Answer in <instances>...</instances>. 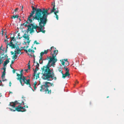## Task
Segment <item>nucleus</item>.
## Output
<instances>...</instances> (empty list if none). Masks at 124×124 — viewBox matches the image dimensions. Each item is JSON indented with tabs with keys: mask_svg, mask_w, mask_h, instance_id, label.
I'll list each match as a JSON object with an SVG mask.
<instances>
[{
	"mask_svg": "<svg viewBox=\"0 0 124 124\" xmlns=\"http://www.w3.org/2000/svg\"><path fill=\"white\" fill-rule=\"evenodd\" d=\"M7 54H6L5 56H4V57L6 58V57H7V58H8V56H7Z\"/></svg>",
	"mask_w": 124,
	"mask_h": 124,
	"instance_id": "a18cd8bd",
	"label": "nucleus"
},
{
	"mask_svg": "<svg viewBox=\"0 0 124 124\" xmlns=\"http://www.w3.org/2000/svg\"><path fill=\"white\" fill-rule=\"evenodd\" d=\"M6 68L4 67H3L1 69V70H3V71L5 70V71H6Z\"/></svg>",
	"mask_w": 124,
	"mask_h": 124,
	"instance_id": "473e14b6",
	"label": "nucleus"
},
{
	"mask_svg": "<svg viewBox=\"0 0 124 124\" xmlns=\"http://www.w3.org/2000/svg\"><path fill=\"white\" fill-rule=\"evenodd\" d=\"M15 53L14 55H13V56L12 58L13 59H16L17 58V56L16 55V51H14Z\"/></svg>",
	"mask_w": 124,
	"mask_h": 124,
	"instance_id": "ddd939ff",
	"label": "nucleus"
},
{
	"mask_svg": "<svg viewBox=\"0 0 124 124\" xmlns=\"http://www.w3.org/2000/svg\"><path fill=\"white\" fill-rule=\"evenodd\" d=\"M55 5L54 3L53 8L51 10L50 13H48V9H46L45 8L38 9L36 13L37 19L39 20H41L47 23V16L50 14L54 12L55 15L56 16V18L57 20L58 19V15L57 13L59 12V10L58 9H55Z\"/></svg>",
	"mask_w": 124,
	"mask_h": 124,
	"instance_id": "f03ea898",
	"label": "nucleus"
},
{
	"mask_svg": "<svg viewBox=\"0 0 124 124\" xmlns=\"http://www.w3.org/2000/svg\"><path fill=\"white\" fill-rule=\"evenodd\" d=\"M30 41L29 40L27 42L28 43V44H29V43H30Z\"/></svg>",
	"mask_w": 124,
	"mask_h": 124,
	"instance_id": "6e6d98bb",
	"label": "nucleus"
},
{
	"mask_svg": "<svg viewBox=\"0 0 124 124\" xmlns=\"http://www.w3.org/2000/svg\"><path fill=\"white\" fill-rule=\"evenodd\" d=\"M37 84V83L36 82H35L34 84V86H36Z\"/></svg>",
	"mask_w": 124,
	"mask_h": 124,
	"instance_id": "ea45409f",
	"label": "nucleus"
},
{
	"mask_svg": "<svg viewBox=\"0 0 124 124\" xmlns=\"http://www.w3.org/2000/svg\"><path fill=\"white\" fill-rule=\"evenodd\" d=\"M9 62V61L8 60H7L5 61L4 62V64H3V66H5L7 65Z\"/></svg>",
	"mask_w": 124,
	"mask_h": 124,
	"instance_id": "4468645a",
	"label": "nucleus"
},
{
	"mask_svg": "<svg viewBox=\"0 0 124 124\" xmlns=\"http://www.w3.org/2000/svg\"><path fill=\"white\" fill-rule=\"evenodd\" d=\"M22 103H23V105H24V102L23 101H22Z\"/></svg>",
	"mask_w": 124,
	"mask_h": 124,
	"instance_id": "0e129e2a",
	"label": "nucleus"
},
{
	"mask_svg": "<svg viewBox=\"0 0 124 124\" xmlns=\"http://www.w3.org/2000/svg\"><path fill=\"white\" fill-rule=\"evenodd\" d=\"M22 105V103L19 104V105L15 108V110H14L11 108H10L9 109L11 111H15L16 110L18 112H24L26 111V110L25 108H28V107L27 106H24V107H21V106Z\"/></svg>",
	"mask_w": 124,
	"mask_h": 124,
	"instance_id": "423d86ee",
	"label": "nucleus"
},
{
	"mask_svg": "<svg viewBox=\"0 0 124 124\" xmlns=\"http://www.w3.org/2000/svg\"><path fill=\"white\" fill-rule=\"evenodd\" d=\"M29 47L28 46H27L26 47V49H27V48H28Z\"/></svg>",
	"mask_w": 124,
	"mask_h": 124,
	"instance_id": "680f3d73",
	"label": "nucleus"
},
{
	"mask_svg": "<svg viewBox=\"0 0 124 124\" xmlns=\"http://www.w3.org/2000/svg\"><path fill=\"white\" fill-rule=\"evenodd\" d=\"M32 50V49H29L28 50V52H31V53Z\"/></svg>",
	"mask_w": 124,
	"mask_h": 124,
	"instance_id": "7c9ffc66",
	"label": "nucleus"
},
{
	"mask_svg": "<svg viewBox=\"0 0 124 124\" xmlns=\"http://www.w3.org/2000/svg\"><path fill=\"white\" fill-rule=\"evenodd\" d=\"M66 66H64V68L65 70L66 71V72L65 74V76H64V77H66L67 76H69L70 74L69 73V70L67 68L65 67Z\"/></svg>",
	"mask_w": 124,
	"mask_h": 124,
	"instance_id": "9d476101",
	"label": "nucleus"
},
{
	"mask_svg": "<svg viewBox=\"0 0 124 124\" xmlns=\"http://www.w3.org/2000/svg\"><path fill=\"white\" fill-rule=\"evenodd\" d=\"M9 45L11 47L12 49L15 48L16 47V46L15 45L13 44V43L12 40H11L9 43H8L7 45V49L8 48V46Z\"/></svg>",
	"mask_w": 124,
	"mask_h": 124,
	"instance_id": "1a4fd4ad",
	"label": "nucleus"
},
{
	"mask_svg": "<svg viewBox=\"0 0 124 124\" xmlns=\"http://www.w3.org/2000/svg\"><path fill=\"white\" fill-rule=\"evenodd\" d=\"M48 50H45L44 51V52H44V54H46L47 53V52H48Z\"/></svg>",
	"mask_w": 124,
	"mask_h": 124,
	"instance_id": "cd10ccee",
	"label": "nucleus"
},
{
	"mask_svg": "<svg viewBox=\"0 0 124 124\" xmlns=\"http://www.w3.org/2000/svg\"><path fill=\"white\" fill-rule=\"evenodd\" d=\"M0 53L1 54V56H2L4 55V53H3L1 52L0 51Z\"/></svg>",
	"mask_w": 124,
	"mask_h": 124,
	"instance_id": "4c0bfd02",
	"label": "nucleus"
},
{
	"mask_svg": "<svg viewBox=\"0 0 124 124\" xmlns=\"http://www.w3.org/2000/svg\"><path fill=\"white\" fill-rule=\"evenodd\" d=\"M16 70H15L13 69V73H14L15 72V71Z\"/></svg>",
	"mask_w": 124,
	"mask_h": 124,
	"instance_id": "e433bc0d",
	"label": "nucleus"
},
{
	"mask_svg": "<svg viewBox=\"0 0 124 124\" xmlns=\"http://www.w3.org/2000/svg\"><path fill=\"white\" fill-rule=\"evenodd\" d=\"M0 59L4 60L5 59V57H1V55H0Z\"/></svg>",
	"mask_w": 124,
	"mask_h": 124,
	"instance_id": "bb28decb",
	"label": "nucleus"
},
{
	"mask_svg": "<svg viewBox=\"0 0 124 124\" xmlns=\"http://www.w3.org/2000/svg\"><path fill=\"white\" fill-rule=\"evenodd\" d=\"M5 74L2 73V74L1 76V77L2 78V81H5L7 80V79H5V80H4L3 78L5 77Z\"/></svg>",
	"mask_w": 124,
	"mask_h": 124,
	"instance_id": "a211bd4d",
	"label": "nucleus"
},
{
	"mask_svg": "<svg viewBox=\"0 0 124 124\" xmlns=\"http://www.w3.org/2000/svg\"><path fill=\"white\" fill-rule=\"evenodd\" d=\"M23 70H22L20 71V73H23Z\"/></svg>",
	"mask_w": 124,
	"mask_h": 124,
	"instance_id": "49530a36",
	"label": "nucleus"
},
{
	"mask_svg": "<svg viewBox=\"0 0 124 124\" xmlns=\"http://www.w3.org/2000/svg\"><path fill=\"white\" fill-rule=\"evenodd\" d=\"M39 22V26H38L36 24L34 23H28V25L25 24V23H23V25L25 27H27L28 29L27 30V32H28L30 31V33H31L34 32V29L36 30V31L37 33L39 32H42L43 33H45V30H43V27H44L46 22L41 20H40L37 19V20Z\"/></svg>",
	"mask_w": 124,
	"mask_h": 124,
	"instance_id": "7ed1b4c3",
	"label": "nucleus"
},
{
	"mask_svg": "<svg viewBox=\"0 0 124 124\" xmlns=\"http://www.w3.org/2000/svg\"><path fill=\"white\" fill-rule=\"evenodd\" d=\"M9 86H11V81H10V82H9Z\"/></svg>",
	"mask_w": 124,
	"mask_h": 124,
	"instance_id": "37998d69",
	"label": "nucleus"
},
{
	"mask_svg": "<svg viewBox=\"0 0 124 124\" xmlns=\"http://www.w3.org/2000/svg\"><path fill=\"white\" fill-rule=\"evenodd\" d=\"M40 73H38L37 75H35V79H37L38 78H39V75Z\"/></svg>",
	"mask_w": 124,
	"mask_h": 124,
	"instance_id": "4be33fe9",
	"label": "nucleus"
},
{
	"mask_svg": "<svg viewBox=\"0 0 124 124\" xmlns=\"http://www.w3.org/2000/svg\"><path fill=\"white\" fill-rule=\"evenodd\" d=\"M26 77L24 76H23L22 78V80L24 82L23 84L24 85V84H26L27 85H29V87H30L32 90H33V89L31 87V84L30 83V80L29 79L27 80L26 79Z\"/></svg>",
	"mask_w": 124,
	"mask_h": 124,
	"instance_id": "0eeeda50",
	"label": "nucleus"
},
{
	"mask_svg": "<svg viewBox=\"0 0 124 124\" xmlns=\"http://www.w3.org/2000/svg\"><path fill=\"white\" fill-rule=\"evenodd\" d=\"M21 48H23V49H25V48L26 49V47L25 46H24V47H21Z\"/></svg>",
	"mask_w": 124,
	"mask_h": 124,
	"instance_id": "864d4df0",
	"label": "nucleus"
},
{
	"mask_svg": "<svg viewBox=\"0 0 124 124\" xmlns=\"http://www.w3.org/2000/svg\"><path fill=\"white\" fill-rule=\"evenodd\" d=\"M2 83L1 81V80H0V86L1 85H0V84Z\"/></svg>",
	"mask_w": 124,
	"mask_h": 124,
	"instance_id": "e2e57ef3",
	"label": "nucleus"
},
{
	"mask_svg": "<svg viewBox=\"0 0 124 124\" xmlns=\"http://www.w3.org/2000/svg\"><path fill=\"white\" fill-rule=\"evenodd\" d=\"M2 46H3V45H2V44L1 45V46L0 47V50H1L3 52L4 51V49H5V48H3V49H2Z\"/></svg>",
	"mask_w": 124,
	"mask_h": 124,
	"instance_id": "b1692460",
	"label": "nucleus"
},
{
	"mask_svg": "<svg viewBox=\"0 0 124 124\" xmlns=\"http://www.w3.org/2000/svg\"><path fill=\"white\" fill-rule=\"evenodd\" d=\"M59 70V71L62 74V78H64L65 77H63V76H65V74H64L63 72H62V70Z\"/></svg>",
	"mask_w": 124,
	"mask_h": 124,
	"instance_id": "aec40b11",
	"label": "nucleus"
},
{
	"mask_svg": "<svg viewBox=\"0 0 124 124\" xmlns=\"http://www.w3.org/2000/svg\"><path fill=\"white\" fill-rule=\"evenodd\" d=\"M22 37L25 39H27L28 41L30 39V37L28 36V35L27 36V34L26 33L24 34V35Z\"/></svg>",
	"mask_w": 124,
	"mask_h": 124,
	"instance_id": "f8f14e48",
	"label": "nucleus"
},
{
	"mask_svg": "<svg viewBox=\"0 0 124 124\" xmlns=\"http://www.w3.org/2000/svg\"><path fill=\"white\" fill-rule=\"evenodd\" d=\"M18 48H16V50H17L16 51V53L17 54H19L20 53V52L21 51V50L19 48L18 46Z\"/></svg>",
	"mask_w": 124,
	"mask_h": 124,
	"instance_id": "2eb2a0df",
	"label": "nucleus"
},
{
	"mask_svg": "<svg viewBox=\"0 0 124 124\" xmlns=\"http://www.w3.org/2000/svg\"><path fill=\"white\" fill-rule=\"evenodd\" d=\"M12 39L11 40H12H12H13V41H14L15 40V39H14V37H12Z\"/></svg>",
	"mask_w": 124,
	"mask_h": 124,
	"instance_id": "72a5a7b5",
	"label": "nucleus"
},
{
	"mask_svg": "<svg viewBox=\"0 0 124 124\" xmlns=\"http://www.w3.org/2000/svg\"><path fill=\"white\" fill-rule=\"evenodd\" d=\"M30 61H29V62H28V65H30Z\"/></svg>",
	"mask_w": 124,
	"mask_h": 124,
	"instance_id": "13d9d810",
	"label": "nucleus"
},
{
	"mask_svg": "<svg viewBox=\"0 0 124 124\" xmlns=\"http://www.w3.org/2000/svg\"><path fill=\"white\" fill-rule=\"evenodd\" d=\"M5 73H6V71L4 70V71H3V72L2 73L5 74Z\"/></svg>",
	"mask_w": 124,
	"mask_h": 124,
	"instance_id": "de8ad7c7",
	"label": "nucleus"
},
{
	"mask_svg": "<svg viewBox=\"0 0 124 124\" xmlns=\"http://www.w3.org/2000/svg\"><path fill=\"white\" fill-rule=\"evenodd\" d=\"M24 70L25 71L27 72V71H28V70L27 69H25V70Z\"/></svg>",
	"mask_w": 124,
	"mask_h": 124,
	"instance_id": "5fc2aeb1",
	"label": "nucleus"
},
{
	"mask_svg": "<svg viewBox=\"0 0 124 124\" xmlns=\"http://www.w3.org/2000/svg\"><path fill=\"white\" fill-rule=\"evenodd\" d=\"M53 49H54V51L56 50V53L57 52V51L58 50H56V48L55 47H54V46H52L51 48V50H50V52H51L52 50Z\"/></svg>",
	"mask_w": 124,
	"mask_h": 124,
	"instance_id": "6ab92c4d",
	"label": "nucleus"
},
{
	"mask_svg": "<svg viewBox=\"0 0 124 124\" xmlns=\"http://www.w3.org/2000/svg\"><path fill=\"white\" fill-rule=\"evenodd\" d=\"M7 47H6V49L5 51V53H7Z\"/></svg>",
	"mask_w": 124,
	"mask_h": 124,
	"instance_id": "3c124183",
	"label": "nucleus"
},
{
	"mask_svg": "<svg viewBox=\"0 0 124 124\" xmlns=\"http://www.w3.org/2000/svg\"><path fill=\"white\" fill-rule=\"evenodd\" d=\"M20 104V103L18 102L17 101H16L14 102H12L10 103L9 105L12 106L13 108H14L15 107V106L18 104Z\"/></svg>",
	"mask_w": 124,
	"mask_h": 124,
	"instance_id": "9b49d317",
	"label": "nucleus"
},
{
	"mask_svg": "<svg viewBox=\"0 0 124 124\" xmlns=\"http://www.w3.org/2000/svg\"><path fill=\"white\" fill-rule=\"evenodd\" d=\"M8 40H7L6 39H5L4 40V42H6V41H7V43H6H6H7V44L8 43Z\"/></svg>",
	"mask_w": 124,
	"mask_h": 124,
	"instance_id": "a19ab883",
	"label": "nucleus"
},
{
	"mask_svg": "<svg viewBox=\"0 0 124 124\" xmlns=\"http://www.w3.org/2000/svg\"><path fill=\"white\" fill-rule=\"evenodd\" d=\"M48 84H50L51 86H54V84L50 82H45L43 83V84L41 85V89L40 91H44L45 92V93H47L48 94H50L51 93V90H49L48 88L49 87V86L48 85Z\"/></svg>",
	"mask_w": 124,
	"mask_h": 124,
	"instance_id": "39448f33",
	"label": "nucleus"
},
{
	"mask_svg": "<svg viewBox=\"0 0 124 124\" xmlns=\"http://www.w3.org/2000/svg\"><path fill=\"white\" fill-rule=\"evenodd\" d=\"M58 51L55 50L54 51V53L52 54V58L49 60L48 62L46 65L44 66L41 68L42 70L43 75L42 77V78L44 80H49L50 78L52 79H54L55 80H56V77H54V74L52 70H50L49 67L55 65V63L57 61L56 58V55L58 53Z\"/></svg>",
	"mask_w": 124,
	"mask_h": 124,
	"instance_id": "f257e3e1",
	"label": "nucleus"
},
{
	"mask_svg": "<svg viewBox=\"0 0 124 124\" xmlns=\"http://www.w3.org/2000/svg\"><path fill=\"white\" fill-rule=\"evenodd\" d=\"M19 9V8H16V9L14 10V12H13V14H14L15 12H17L18 11V10Z\"/></svg>",
	"mask_w": 124,
	"mask_h": 124,
	"instance_id": "393cba45",
	"label": "nucleus"
},
{
	"mask_svg": "<svg viewBox=\"0 0 124 124\" xmlns=\"http://www.w3.org/2000/svg\"><path fill=\"white\" fill-rule=\"evenodd\" d=\"M3 31H2V35H3Z\"/></svg>",
	"mask_w": 124,
	"mask_h": 124,
	"instance_id": "052dcab7",
	"label": "nucleus"
},
{
	"mask_svg": "<svg viewBox=\"0 0 124 124\" xmlns=\"http://www.w3.org/2000/svg\"><path fill=\"white\" fill-rule=\"evenodd\" d=\"M23 6H22L21 10H23Z\"/></svg>",
	"mask_w": 124,
	"mask_h": 124,
	"instance_id": "4d7b16f0",
	"label": "nucleus"
},
{
	"mask_svg": "<svg viewBox=\"0 0 124 124\" xmlns=\"http://www.w3.org/2000/svg\"><path fill=\"white\" fill-rule=\"evenodd\" d=\"M65 63V62L64 61H62V64L63 65H64V64Z\"/></svg>",
	"mask_w": 124,
	"mask_h": 124,
	"instance_id": "c9c22d12",
	"label": "nucleus"
},
{
	"mask_svg": "<svg viewBox=\"0 0 124 124\" xmlns=\"http://www.w3.org/2000/svg\"><path fill=\"white\" fill-rule=\"evenodd\" d=\"M37 65H36V68H37V69H38V67L39 66V64L37 62H36Z\"/></svg>",
	"mask_w": 124,
	"mask_h": 124,
	"instance_id": "a878e982",
	"label": "nucleus"
},
{
	"mask_svg": "<svg viewBox=\"0 0 124 124\" xmlns=\"http://www.w3.org/2000/svg\"><path fill=\"white\" fill-rule=\"evenodd\" d=\"M19 17V16L18 15H16L15 16H13L11 17V19H13L14 18L15 19L16 18H17Z\"/></svg>",
	"mask_w": 124,
	"mask_h": 124,
	"instance_id": "412c9836",
	"label": "nucleus"
},
{
	"mask_svg": "<svg viewBox=\"0 0 124 124\" xmlns=\"http://www.w3.org/2000/svg\"><path fill=\"white\" fill-rule=\"evenodd\" d=\"M78 83V81H77L76 82V83Z\"/></svg>",
	"mask_w": 124,
	"mask_h": 124,
	"instance_id": "774afa93",
	"label": "nucleus"
},
{
	"mask_svg": "<svg viewBox=\"0 0 124 124\" xmlns=\"http://www.w3.org/2000/svg\"><path fill=\"white\" fill-rule=\"evenodd\" d=\"M44 53L43 52H41L40 53V59H39V62H40V60H42V57L43 56Z\"/></svg>",
	"mask_w": 124,
	"mask_h": 124,
	"instance_id": "dca6fc26",
	"label": "nucleus"
},
{
	"mask_svg": "<svg viewBox=\"0 0 124 124\" xmlns=\"http://www.w3.org/2000/svg\"><path fill=\"white\" fill-rule=\"evenodd\" d=\"M40 8H34L32 9L31 13H30V15L28 17L27 20L26 22L23 23H25V24H27L28 23H33V21L34 19L37 20V19L36 18V13L38 10Z\"/></svg>",
	"mask_w": 124,
	"mask_h": 124,
	"instance_id": "20e7f679",
	"label": "nucleus"
},
{
	"mask_svg": "<svg viewBox=\"0 0 124 124\" xmlns=\"http://www.w3.org/2000/svg\"><path fill=\"white\" fill-rule=\"evenodd\" d=\"M30 65H28V69H29V70L30 69Z\"/></svg>",
	"mask_w": 124,
	"mask_h": 124,
	"instance_id": "58836bf2",
	"label": "nucleus"
},
{
	"mask_svg": "<svg viewBox=\"0 0 124 124\" xmlns=\"http://www.w3.org/2000/svg\"><path fill=\"white\" fill-rule=\"evenodd\" d=\"M34 71V73L33 75L34 77H35L37 73V71L38 70V69H37V68H36L35 69V70L34 69H33Z\"/></svg>",
	"mask_w": 124,
	"mask_h": 124,
	"instance_id": "f3484780",
	"label": "nucleus"
},
{
	"mask_svg": "<svg viewBox=\"0 0 124 124\" xmlns=\"http://www.w3.org/2000/svg\"><path fill=\"white\" fill-rule=\"evenodd\" d=\"M34 43H35L36 44H39V43L36 40H35L34 42Z\"/></svg>",
	"mask_w": 124,
	"mask_h": 124,
	"instance_id": "2f4dec72",
	"label": "nucleus"
},
{
	"mask_svg": "<svg viewBox=\"0 0 124 124\" xmlns=\"http://www.w3.org/2000/svg\"><path fill=\"white\" fill-rule=\"evenodd\" d=\"M10 67H11V68H12V69H13V68H12V67H11V65H10Z\"/></svg>",
	"mask_w": 124,
	"mask_h": 124,
	"instance_id": "338daca9",
	"label": "nucleus"
},
{
	"mask_svg": "<svg viewBox=\"0 0 124 124\" xmlns=\"http://www.w3.org/2000/svg\"><path fill=\"white\" fill-rule=\"evenodd\" d=\"M3 60L0 59V65L3 62Z\"/></svg>",
	"mask_w": 124,
	"mask_h": 124,
	"instance_id": "c85d7f7f",
	"label": "nucleus"
},
{
	"mask_svg": "<svg viewBox=\"0 0 124 124\" xmlns=\"http://www.w3.org/2000/svg\"><path fill=\"white\" fill-rule=\"evenodd\" d=\"M24 51L27 53H28V54L29 55H30L31 57H32L33 56L31 54H29V53H28V50H27L26 49H25L24 50Z\"/></svg>",
	"mask_w": 124,
	"mask_h": 124,
	"instance_id": "5701e85b",
	"label": "nucleus"
},
{
	"mask_svg": "<svg viewBox=\"0 0 124 124\" xmlns=\"http://www.w3.org/2000/svg\"><path fill=\"white\" fill-rule=\"evenodd\" d=\"M31 8H32V9L35 8L33 6H31Z\"/></svg>",
	"mask_w": 124,
	"mask_h": 124,
	"instance_id": "bf43d9fd",
	"label": "nucleus"
},
{
	"mask_svg": "<svg viewBox=\"0 0 124 124\" xmlns=\"http://www.w3.org/2000/svg\"><path fill=\"white\" fill-rule=\"evenodd\" d=\"M67 63L66 64V65L68 66L69 65L68 62H66Z\"/></svg>",
	"mask_w": 124,
	"mask_h": 124,
	"instance_id": "79ce46f5",
	"label": "nucleus"
},
{
	"mask_svg": "<svg viewBox=\"0 0 124 124\" xmlns=\"http://www.w3.org/2000/svg\"><path fill=\"white\" fill-rule=\"evenodd\" d=\"M34 52H35V51L34 50H32V51H31V53H32V52L33 53H34Z\"/></svg>",
	"mask_w": 124,
	"mask_h": 124,
	"instance_id": "8fccbe9b",
	"label": "nucleus"
},
{
	"mask_svg": "<svg viewBox=\"0 0 124 124\" xmlns=\"http://www.w3.org/2000/svg\"><path fill=\"white\" fill-rule=\"evenodd\" d=\"M64 60L65 61H66V62H68L67 61V59H64Z\"/></svg>",
	"mask_w": 124,
	"mask_h": 124,
	"instance_id": "603ef678",
	"label": "nucleus"
},
{
	"mask_svg": "<svg viewBox=\"0 0 124 124\" xmlns=\"http://www.w3.org/2000/svg\"><path fill=\"white\" fill-rule=\"evenodd\" d=\"M15 60V59H14L13 60H12L11 62V64H13V63H14Z\"/></svg>",
	"mask_w": 124,
	"mask_h": 124,
	"instance_id": "f704fd0d",
	"label": "nucleus"
},
{
	"mask_svg": "<svg viewBox=\"0 0 124 124\" xmlns=\"http://www.w3.org/2000/svg\"><path fill=\"white\" fill-rule=\"evenodd\" d=\"M22 38V37H19V39H20Z\"/></svg>",
	"mask_w": 124,
	"mask_h": 124,
	"instance_id": "69168bd1",
	"label": "nucleus"
},
{
	"mask_svg": "<svg viewBox=\"0 0 124 124\" xmlns=\"http://www.w3.org/2000/svg\"><path fill=\"white\" fill-rule=\"evenodd\" d=\"M17 76H18V77L17 78V79L21 83V84L22 86H23V84L22 81V79L23 77V73H20V74H18L16 73Z\"/></svg>",
	"mask_w": 124,
	"mask_h": 124,
	"instance_id": "6e6552de",
	"label": "nucleus"
},
{
	"mask_svg": "<svg viewBox=\"0 0 124 124\" xmlns=\"http://www.w3.org/2000/svg\"><path fill=\"white\" fill-rule=\"evenodd\" d=\"M34 88L35 90L36 89V86H34Z\"/></svg>",
	"mask_w": 124,
	"mask_h": 124,
	"instance_id": "09e8293b",
	"label": "nucleus"
},
{
	"mask_svg": "<svg viewBox=\"0 0 124 124\" xmlns=\"http://www.w3.org/2000/svg\"><path fill=\"white\" fill-rule=\"evenodd\" d=\"M11 54L12 55L13 54H14V52L13 51H11Z\"/></svg>",
	"mask_w": 124,
	"mask_h": 124,
	"instance_id": "c03bdc74",
	"label": "nucleus"
},
{
	"mask_svg": "<svg viewBox=\"0 0 124 124\" xmlns=\"http://www.w3.org/2000/svg\"><path fill=\"white\" fill-rule=\"evenodd\" d=\"M52 58V57H51L50 56L49 57H47V58H46L45 59L46 60H48V59H50V58Z\"/></svg>",
	"mask_w": 124,
	"mask_h": 124,
	"instance_id": "c756f323",
	"label": "nucleus"
}]
</instances>
